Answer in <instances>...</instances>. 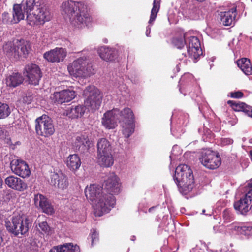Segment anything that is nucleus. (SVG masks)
<instances>
[{
  "instance_id": "1",
  "label": "nucleus",
  "mask_w": 252,
  "mask_h": 252,
  "mask_svg": "<svg viewBox=\"0 0 252 252\" xmlns=\"http://www.w3.org/2000/svg\"><path fill=\"white\" fill-rule=\"evenodd\" d=\"M120 191L117 178L112 175L105 181L103 187L91 185L86 188L85 192L86 197L94 204L96 214L101 216L114 207L116 201L113 195Z\"/></svg>"
},
{
  "instance_id": "2",
  "label": "nucleus",
  "mask_w": 252,
  "mask_h": 252,
  "mask_svg": "<svg viewBox=\"0 0 252 252\" xmlns=\"http://www.w3.org/2000/svg\"><path fill=\"white\" fill-rule=\"evenodd\" d=\"M62 14L68 18L71 24L78 28L89 26L92 19L87 11V6L83 1L66 0L61 5Z\"/></svg>"
},
{
  "instance_id": "3",
  "label": "nucleus",
  "mask_w": 252,
  "mask_h": 252,
  "mask_svg": "<svg viewBox=\"0 0 252 252\" xmlns=\"http://www.w3.org/2000/svg\"><path fill=\"white\" fill-rule=\"evenodd\" d=\"M173 179L181 192L186 194L193 189L194 177L191 169L187 165H179L176 168Z\"/></svg>"
},
{
  "instance_id": "4",
  "label": "nucleus",
  "mask_w": 252,
  "mask_h": 252,
  "mask_svg": "<svg viewBox=\"0 0 252 252\" xmlns=\"http://www.w3.org/2000/svg\"><path fill=\"white\" fill-rule=\"evenodd\" d=\"M67 69L70 74L74 77H87L94 74L92 63L86 57L74 60L68 65Z\"/></svg>"
},
{
  "instance_id": "5",
  "label": "nucleus",
  "mask_w": 252,
  "mask_h": 252,
  "mask_svg": "<svg viewBox=\"0 0 252 252\" xmlns=\"http://www.w3.org/2000/svg\"><path fill=\"white\" fill-rule=\"evenodd\" d=\"M32 225L30 220L20 215L13 216L11 221H5L7 230L14 236L24 235L27 234Z\"/></svg>"
},
{
  "instance_id": "6",
  "label": "nucleus",
  "mask_w": 252,
  "mask_h": 252,
  "mask_svg": "<svg viewBox=\"0 0 252 252\" xmlns=\"http://www.w3.org/2000/svg\"><path fill=\"white\" fill-rule=\"evenodd\" d=\"M52 17L48 7L42 5L37 7L32 14H28L27 20L28 24L31 26L35 24H43L45 22L50 21Z\"/></svg>"
},
{
  "instance_id": "7",
  "label": "nucleus",
  "mask_w": 252,
  "mask_h": 252,
  "mask_svg": "<svg viewBox=\"0 0 252 252\" xmlns=\"http://www.w3.org/2000/svg\"><path fill=\"white\" fill-rule=\"evenodd\" d=\"M84 93L87 95L84 101L85 107L90 110L98 109L101 104L102 97L99 90L94 86H90L86 89Z\"/></svg>"
},
{
  "instance_id": "8",
  "label": "nucleus",
  "mask_w": 252,
  "mask_h": 252,
  "mask_svg": "<svg viewBox=\"0 0 252 252\" xmlns=\"http://www.w3.org/2000/svg\"><path fill=\"white\" fill-rule=\"evenodd\" d=\"M35 130L38 135L44 137L53 135L55 128L52 119L45 115L37 118L35 120Z\"/></svg>"
},
{
  "instance_id": "9",
  "label": "nucleus",
  "mask_w": 252,
  "mask_h": 252,
  "mask_svg": "<svg viewBox=\"0 0 252 252\" xmlns=\"http://www.w3.org/2000/svg\"><path fill=\"white\" fill-rule=\"evenodd\" d=\"M246 188L245 195L234 203L235 209L242 215H245L252 206V178L248 182Z\"/></svg>"
},
{
  "instance_id": "10",
  "label": "nucleus",
  "mask_w": 252,
  "mask_h": 252,
  "mask_svg": "<svg viewBox=\"0 0 252 252\" xmlns=\"http://www.w3.org/2000/svg\"><path fill=\"white\" fill-rule=\"evenodd\" d=\"M199 160L202 164L210 169H215L221 164L220 158L218 153L210 149L201 152Z\"/></svg>"
},
{
  "instance_id": "11",
  "label": "nucleus",
  "mask_w": 252,
  "mask_h": 252,
  "mask_svg": "<svg viewBox=\"0 0 252 252\" xmlns=\"http://www.w3.org/2000/svg\"><path fill=\"white\" fill-rule=\"evenodd\" d=\"M24 74L28 78L29 83L34 85L39 84L42 77L41 70L35 64H28L24 68Z\"/></svg>"
},
{
  "instance_id": "12",
  "label": "nucleus",
  "mask_w": 252,
  "mask_h": 252,
  "mask_svg": "<svg viewBox=\"0 0 252 252\" xmlns=\"http://www.w3.org/2000/svg\"><path fill=\"white\" fill-rule=\"evenodd\" d=\"M202 54L201 44L198 38L195 36H191L189 40L187 52L183 53L185 57L188 55L189 58L196 60Z\"/></svg>"
},
{
  "instance_id": "13",
  "label": "nucleus",
  "mask_w": 252,
  "mask_h": 252,
  "mask_svg": "<svg viewBox=\"0 0 252 252\" xmlns=\"http://www.w3.org/2000/svg\"><path fill=\"white\" fill-rule=\"evenodd\" d=\"M10 168L15 174L24 178L29 177L31 174L28 165L20 159H13L10 162Z\"/></svg>"
},
{
  "instance_id": "14",
  "label": "nucleus",
  "mask_w": 252,
  "mask_h": 252,
  "mask_svg": "<svg viewBox=\"0 0 252 252\" xmlns=\"http://www.w3.org/2000/svg\"><path fill=\"white\" fill-rule=\"evenodd\" d=\"M67 51L65 49L56 47L43 54L45 59L51 63H59L62 62L66 57Z\"/></svg>"
},
{
  "instance_id": "15",
  "label": "nucleus",
  "mask_w": 252,
  "mask_h": 252,
  "mask_svg": "<svg viewBox=\"0 0 252 252\" xmlns=\"http://www.w3.org/2000/svg\"><path fill=\"white\" fill-rule=\"evenodd\" d=\"M120 110L118 109H113L108 111L103 115L102 119V125L107 129L114 128L117 126Z\"/></svg>"
},
{
  "instance_id": "16",
  "label": "nucleus",
  "mask_w": 252,
  "mask_h": 252,
  "mask_svg": "<svg viewBox=\"0 0 252 252\" xmlns=\"http://www.w3.org/2000/svg\"><path fill=\"white\" fill-rule=\"evenodd\" d=\"M5 183L11 189L20 192L24 191L28 188L24 181L13 175L7 177L5 179Z\"/></svg>"
},
{
  "instance_id": "17",
  "label": "nucleus",
  "mask_w": 252,
  "mask_h": 252,
  "mask_svg": "<svg viewBox=\"0 0 252 252\" xmlns=\"http://www.w3.org/2000/svg\"><path fill=\"white\" fill-rule=\"evenodd\" d=\"M90 143L86 134H80L76 137L72 144L73 148L76 152L84 153L88 150Z\"/></svg>"
},
{
  "instance_id": "18",
  "label": "nucleus",
  "mask_w": 252,
  "mask_h": 252,
  "mask_svg": "<svg viewBox=\"0 0 252 252\" xmlns=\"http://www.w3.org/2000/svg\"><path fill=\"white\" fill-rule=\"evenodd\" d=\"M237 14L236 7H233L227 11L220 12L219 14L220 23L225 26L234 25Z\"/></svg>"
},
{
  "instance_id": "19",
  "label": "nucleus",
  "mask_w": 252,
  "mask_h": 252,
  "mask_svg": "<svg viewBox=\"0 0 252 252\" xmlns=\"http://www.w3.org/2000/svg\"><path fill=\"white\" fill-rule=\"evenodd\" d=\"M34 201L35 206H39L43 212L49 215H51L54 212L53 207L47 201V198L43 195L40 194H35Z\"/></svg>"
},
{
  "instance_id": "20",
  "label": "nucleus",
  "mask_w": 252,
  "mask_h": 252,
  "mask_svg": "<svg viewBox=\"0 0 252 252\" xmlns=\"http://www.w3.org/2000/svg\"><path fill=\"white\" fill-rule=\"evenodd\" d=\"M75 95V91L70 90H64L59 92H56L53 94L55 101L58 103L69 102L74 98Z\"/></svg>"
},
{
  "instance_id": "21",
  "label": "nucleus",
  "mask_w": 252,
  "mask_h": 252,
  "mask_svg": "<svg viewBox=\"0 0 252 252\" xmlns=\"http://www.w3.org/2000/svg\"><path fill=\"white\" fill-rule=\"evenodd\" d=\"M51 178L52 183L62 190L66 189L68 186L67 177L61 172L53 173Z\"/></svg>"
},
{
  "instance_id": "22",
  "label": "nucleus",
  "mask_w": 252,
  "mask_h": 252,
  "mask_svg": "<svg viewBox=\"0 0 252 252\" xmlns=\"http://www.w3.org/2000/svg\"><path fill=\"white\" fill-rule=\"evenodd\" d=\"M98 53L102 60L107 62L114 60L118 55L117 51L116 49L105 46L100 47L98 50Z\"/></svg>"
},
{
  "instance_id": "23",
  "label": "nucleus",
  "mask_w": 252,
  "mask_h": 252,
  "mask_svg": "<svg viewBox=\"0 0 252 252\" xmlns=\"http://www.w3.org/2000/svg\"><path fill=\"white\" fill-rule=\"evenodd\" d=\"M227 103L231 104L235 111L243 112L246 115L252 118V106L244 102L236 103L231 100H229Z\"/></svg>"
},
{
  "instance_id": "24",
  "label": "nucleus",
  "mask_w": 252,
  "mask_h": 252,
  "mask_svg": "<svg viewBox=\"0 0 252 252\" xmlns=\"http://www.w3.org/2000/svg\"><path fill=\"white\" fill-rule=\"evenodd\" d=\"M85 111V107L81 105L71 106L65 110V114L72 119L81 117Z\"/></svg>"
},
{
  "instance_id": "25",
  "label": "nucleus",
  "mask_w": 252,
  "mask_h": 252,
  "mask_svg": "<svg viewBox=\"0 0 252 252\" xmlns=\"http://www.w3.org/2000/svg\"><path fill=\"white\" fill-rule=\"evenodd\" d=\"M5 80L7 86L15 88L22 83L24 78L20 73H13L8 76Z\"/></svg>"
},
{
  "instance_id": "26",
  "label": "nucleus",
  "mask_w": 252,
  "mask_h": 252,
  "mask_svg": "<svg viewBox=\"0 0 252 252\" xmlns=\"http://www.w3.org/2000/svg\"><path fill=\"white\" fill-rule=\"evenodd\" d=\"M66 164L70 170L76 171L80 167L81 162L79 156L77 154H73L67 157Z\"/></svg>"
},
{
  "instance_id": "27",
  "label": "nucleus",
  "mask_w": 252,
  "mask_h": 252,
  "mask_svg": "<svg viewBox=\"0 0 252 252\" xmlns=\"http://www.w3.org/2000/svg\"><path fill=\"white\" fill-rule=\"evenodd\" d=\"M97 158L99 164L103 167H110L114 162L112 152L97 155Z\"/></svg>"
},
{
  "instance_id": "28",
  "label": "nucleus",
  "mask_w": 252,
  "mask_h": 252,
  "mask_svg": "<svg viewBox=\"0 0 252 252\" xmlns=\"http://www.w3.org/2000/svg\"><path fill=\"white\" fill-rule=\"evenodd\" d=\"M97 155L112 152V147L106 138L99 139L97 141Z\"/></svg>"
},
{
  "instance_id": "29",
  "label": "nucleus",
  "mask_w": 252,
  "mask_h": 252,
  "mask_svg": "<svg viewBox=\"0 0 252 252\" xmlns=\"http://www.w3.org/2000/svg\"><path fill=\"white\" fill-rule=\"evenodd\" d=\"M4 53L9 57H14L15 58L19 57V51L17 50L16 42H8L3 46Z\"/></svg>"
},
{
  "instance_id": "30",
  "label": "nucleus",
  "mask_w": 252,
  "mask_h": 252,
  "mask_svg": "<svg viewBox=\"0 0 252 252\" xmlns=\"http://www.w3.org/2000/svg\"><path fill=\"white\" fill-rule=\"evenodd\" d=\"M17 50L19 51V57H26L30 49V42L24 40L16 41Z\"/></svg>"
},
{
  "instance_id": "31",
  "label": "nucleus",
  "mask_w": 252,
  "mask_h": 252,
  "mask_svg": "<svg viewBox=\"0 0 252 252\" xmlns=\"http://www.w3.org/2000/svg\"><path fill=\"white\" fill-rule=\"evenodd\" d=\"M22 9L23 8L20 5L17 4L14 5L12 14L13 19L11 21V23L16 24L24 19L25 14Z\"/></svg>"
},
{
  "instance_id": "32",
  "label": "nucleus",
  "mask_w": 252,
  "mask_h": 252,
  "mask_svg": "<svg viewBox=\"0 0 252 252\" xmlns=\"http://www.w3.org/2000/svg\"><path fill=\"white\" fill-rule=\"evenodd\" d=\"M238 67L246 75L251 74L252 67L250 60L247 58H242L237 62Z\"/></svg>"
},
{
  "instance_id": "33",
  "label": "nucleus",
  "mask_w": 252,
  "mask_h": 252,
  "mask_svg": "<svg viewBox=\"0 0 252 252\" xmlns=\"http://www.w3.org/2000/svg\"><path fill=\"white\" fill-rule=\"evenodd\" d=\"M119 118L123 122H134L133 112L129 108H125L122 111H120Z\"/></svg>"
},
{
  "instance_id": "34",
  "label": "nucleus",
  "mask_w": 252,
  "mask_h": 252,
  "mask_svg": "<svg viewBox=\"0 0 252 252\" xmlns=\"http://www.w3.org/2000/svg\"><path fill=\"white\" fill-rule=\"evenodd\" d=\"M57 252H80L79 246L66 243L55 249Z\"/></svg>"
},
{
  "instance_id": "35",
  "label": "nucleus",
  "mask_w": 252,
  "mask_h": 252,
  "mask_svg": "<svg viewBox=\"0 0 252 252\" xmlns=\"http://www.w3.org/2000/svg\"><path fill=\"white\" fill-rule=\"evenodd\" d=\"M134 122H124L123 125V134L126 138H128L134 131Z\"/></svg>"
},
{
  "instance_id": "36",
  "label": "nucleus",
  "mask_w": 252,
  "mask_h": 252,
  "mask_svg": "<svg viewBox=\"0 0 252 252\" xmlns=\"http://www.w3.org/2000/svg\"><path fill=\"white\" fill-rule=\"evenodd\" d=\"M19 5L26 13L27 16L28 14H32L31 12L35 6V0H23Z\"/></svg>"
},
{
  "instance_id": "37",
  "label": "nucleus",
  "mask_w": 252,
  "mask_h": 252,
  "mask_svg": "<svg viewBox=\"0 0 252 252\" xmlns=\"http://www.w3.org/2000/svg\"><path fill=\"white\" fill-rule=\"evenodd\" d=\"M160 0H154L153 8L151 10L149 23L151 24L155 21L160 8Z\"/></svg>"
},
{
  "instance_id": "38",
  "label": "nucleus",
  "mask_w": 252,
  "mask_h": 252,
  "mask_svg": "<svg viewBox=\"0 0 252 252\" xmlns=\"http://www.w3.org/2000/svg\"><path fill=\"white\" fill-rule=\"evenodd\" d=\"M10 113V108L7 104L0 102V119L7 117Z\"/></svg>"
},
{
  "instance_id": "39",
  "label": "nucleus",
  "mask_w": 252,
  "mask_h": 252,
  "mask_svg": "<svg viewBox=\"0 0 252 252\" xmlns=\"http://www.w3.org/2000/svg\"><path fill=\"white\" fill-rule=\"evenodd\" d=\"M38 230L39 231L43 234L49 235L51 229L50 227L46 221H42L38 223Z\"/></svg>"
},
{
  "instance_id": "40",
  "label": "nucleus",
  "mask_w": 252,
  "mask_h": 252,
  "mask_svg": "<svg viewBox=\"0 0 252 252\" xmlns=\"http://www.w3.org/2000/svg\"><path fill=\"white\" fill-rule=\"evenodd\" d=\"M185 35L184 37H176L172 39V44L174 46L176 47L178 49H181L183 47L185 44Z\"/></svg>"
},
{
  "instance_id": "41",
  "label": "nucleus",
  "mask_w": 252,
  "mask_h": 252,
  "mask_svg": "<svg viewBox=\"0 0 252 252\" xmlns=\"http://www.w3.org/2000/svg\"><path fill=\"white\" fill-rule=\"evenodd\" d=\"M222 218L224 220V222L227 223L232 220L233 217L229 210L225 209L222 212Z\"/></svg>"
},
{
  "instance_id": "42",
  "label": "nucleus",
  "mask_w": 252,
  "mask_h": 252,
  "mask_svg": "<svg viewBox=\"0 0 252 252\" xmlns=\"http://www.w3.org/2000/svg\"><path fill=\"white\" fill-rule=\"evenodd\" d=\"M240 234L248 236H252V227L250 226H242Z\"/></svg>"
},
{
  "instance_id": "43",
  "label": "nucleus",
  "mask_w": 252,
  "mask_h": 252,
  "mask_svg": "<svg viewBox=\"0 0 252 252\" xmlns=\"http://www.w3.org/2000/svg\"><path fill=\"white\" fill-rule=\"evenodd\" d=\"M90 238L91 239V244L93 246L94 244H95L98 242L99 238H98V233L97 231L93 229V231H91V233L90 235Z\"/></svg>"
},
{
  "instance_id": "44",
  "label": "nucleus",
  "mask_w": 252,
  "mask_h": 252,
  "mask_svg": "<svg viewBox=\"0 0 252 252\" xmlns=\"http://www.w3.org/2000/svg\"><path fill=\"white\" fill-rule=\"evenodd\" d=\"M244 94L240 91L230 92L228 96L233 98L239 99L242 98Z\"/></svg>"
},
{
  "instance_id": "45",
  "label": "nucleus",
  "mask_w": 252,
  "mask_h": 252,
  "mask_svg": "<svg viewBox=\"0 0 252 252\" xmlns=\"http://www.w3.org/2000/svg\"><path fill=\"white\" fill-rule=\"evenodd\" d=\"M229 229L232 231H235L240 233L242 226H240L238 223H233L228 226Z\"/></svg>"
},
{
  "instance_id": "46",
  "label": "nucleus",
  "mask_w": 252,
  "mask_h": 252,
  "mask_svg": "<svg viewBox=\"0 0 252 252\" xmlns=\"http://www.w3.org/2000/svg\"><path fill=\"white\" fill-rule=\"evenodd\" d=\"M6 143L9 145L10 148L13 150L15 149L17 146H19L21 144L20 141H16L13 143L10 138L7 139Z\"/></svg>"
},
{
  "instance_id": "47",
  "label": "nucleus",
  "mask_w": 252,
  "mask_h": 252,
  "mask_svg": "<svg viewBox=\"0 0 252 252\" xmlns=\"http://www.w3.org/2000/svg\"><path fill=\"white\" fill-rule=\"evenodd\" d=\"M5 230L0 228V246L2 245L4 241Z\"/></svg>"
},
{
  "instance_id": "48",
  "label": "nucleus",
  "mask_w": 252,
  "mask_h": 252,
  "mask_svg": "<svg viewBox=\"0 0 252 252\" xmlns=\"http://www.w3.org/2000/svg\"><path fill=\"white\" fill-rule=\"evenodd\" d=\"M233 140L230 138H223L222 139V144L224 145H230L232 144Z\"/></svg>"
},
{
  "instance_id": "49",
  "label": "nucleus",
  "mask_w": 252,
  "mask_h": 252,
  "mask_svg": "<svg viewBox=\"0 0 252 252\" xmlns=\"http://www.w3.org/2000/svg\"><path fill=\"white\" fill-rule=\"evenodd\" d=\"M150 32H151V27L148 26L146 28V35L147 36H149Z\"/></svg>"
},
{
  "instance_id": "50",
  "label": "nucleus",
  "mask_w": 252,
  "mask_h": 252,
  "mask_svg": "<svg viewBox=\"0 0 252 252\" xmlns=\"http://www.w3.org/2000/svg\"><path fill=\"white\" fill-rule=\"evenodd\" d=\"M250 158H251V159L252 161V151H251L250 152Z\"/></svg>"
},
{
  "instance_id": "51",
  "label": "nucleus",
  "mask_w": 252,
  "mask_h": 252,
  "mask_svg": "<svg viewBox=\"0 0 252 252\" xmlns=\"http://www.w3.org/2000/svg\"><path fill=\"white\" fill-rule=\"evenodd\" d=\"M49 252H57V251H56V249H51Z\"/></svg>"
},
{
  "instance_id": "52",
  "label": "nucleus",
  "mask_w": 252,
  "mask_h": 252,
  "mask_svg": "<svg viewBox=\"0 0 252 252\" xmlns=\"http://www.w3.org/2000/svg\"><path fill=\"white\" fill-rule=\"evenodd\" d=\"M153 208L154 207H151L150 208H149V212H151Z\"/></svg>"
},
{
  "instance_id": "53",
  "label": "nucleus",
  "mask_w": 252,
  "mask_h": 252,
  "mask_svg": "<svg viewBox=\"0 0 252 252\" xmlns=\"http://www.w3.org/2000/svg\"><path fill=\"white\" fill-rule=\"evenodd\" d=\"M135 236H132L131 240L134 241L135 240Z\"/></svg>"
},
{
  "instance_id": "54",
  "label": "nucleus",
  "mask_w": 252,
  "mask_h": 252,
  "mask_svg": "<svg viewBox=\"0 0 252 252\" xmlns=\"http://www.w3.org/2000/svg\"><path fill=\"white\" fill-rule=\"evenodd\" d=\"M230 252H238L237 251H235L234 250H231Z\"/></svg>"
},
{
  "instance_id": "55",
  "label": "nucleus",
  "mask_w": 252,
  "mask_h": 252,
  "mask_svg": "<svg viewBox=\"0 0 252 252\" xmlns=\"http://www.w3.org/2000/svg\"><path fill=\"white\" fill-rule=\"evenodd\" d=\"M2 133V130L1 129V128L0 127V135L1 134V133Z\"/></svg>"
},
{
  "instance_id": "56",
  "label": "nucleus",
  "mask_w": 252,
  "mask_h": 252,
  "mask_svg": "<svg viewBox=\"0 0 252 252\" xmlns=\"http://www.w3.org/2000/svg\"><path fill=\"white\" fill-rule=\"evenodd\" d=\"M205 212V210H202V213L204 214Z\"/></svg>"
},
{
  "instance_id": "57",
  "label": "nucleus",
  "mask_w": 252,
  "mask_h": 252,
  "mask_svg": "<svg viewBox=\"0 0 252 252\" xmlns=\"http://www.w3.org/2000/svg\"><path fill=\"white\" fill-rule=\"evenodd\" d=\"M3 15H4L5 16L8 15V13H4Z\"/></svg>"
},
{
  "instance_id": "58",
  "label": "nucleus",
  "mask_w": 252,
  "mask_h": 252,
  "mask_svg": "<svg viewBox=\"0 0 252 252\" xmlns=\"http://www.w3.org/2000/svg\"><path fill=\"white\" fill-rule=\"evenodd\" d=\"M0 252H1L0 251Z\"/></svg>"
}]
</instances>
